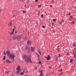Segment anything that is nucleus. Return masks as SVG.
Here are the masks:
<instances>
[{
	"mask_svg": "<svg viewBox=\"0 0 76 76\" xmlns=\"http://www.w3.org/2000/svg\"><path fill=\"white\" fill-rule=\"evenodd\" d=\"M26 51L27 53L30 54L31 53V50H30V47L29 46L26 47Z\"/></svg>",
	"mask_w": 76,
	"mask_h": 76,
	"instance_id": "nucleus-1",
	"label": "nucleus"
},
{
	"mask_svg": "<svg viewBox=\"0 0 76 76\" xmlns=\"http://www.w3.org/2000/svg\"><path fill=\"white\" fill-rule=\"evenodd\" d=\"M26 59L25 61L26 63H28V62H31L32 63V61H31V59L30 58H27Z\"/></svg>",
	"mask_w": 76,
	"mask_h": 76,
	"instance_id": "nucleus-2",
	"label": "nucleus"
},
{
	"mask_svg": "<svg viewBox=\"0 0 76 76\" xmlns=\"http://www.w3.org/2000/svg\"><path fill=\"white\" fill-rule=\"evenodd\" d=\"M10 57L11 58L14 59V58L16 57V56L14 54H10Z\"/></svg>",
	"mask_w": 76,
	"mask_h": 76,
	"instance_id": "nucleus-3",
	"label": "nucleus"
},
{
	"mask_svg": "<svg viewBox=\"0 0 76 76\" xmlns=\"http://www.w3.org/2000/svg\"><path fill=\"white\" fill-rule=\"evenodd\" d=\"M45 58L47 60H51V56L49 55H48V56Z\"/></svg>",
	"mask_w": 76,
	"mask_h": 76,
	"instance_id": "nucleus-4",
	"label": "nucleus"
},
{
	"mask_svg": "<svg viewBox=\"0 0 76 76\" xmlns=\"http://www.w3.org/2000/svg\"><path fill=\"white\" fill-rule=\"evenodd\" d=\"M23 59H24V60H25V59H26L27 58H28V56H27V55L26 54H24L23 55Z\"/></svg>",
	"mask_w": 76,
	"mask_h": 76,
	"instance_id": "nucleus-5",
	"label": "nucleus"
},
{
	"mask_svg": "<svg viewBox=\"0 0 76 76\" xmlns=\"http://www.w3.org/2000/svg\"><path fill=\"white\" fill-rule=\"evenodd\" d=\"M27 72H28V70L26 69H24L23 71V73H27Z\"/></svg>",
	"mask_w": 76,
	"mask_h": 76,
	"instance_id": "nucleus-6",
	"label": "nucleus"
},
{
	"mask_svg": "<svg viewBox=\"0 0 76 76\" xmlns=\"http://www.w3.org/2000/svg\"><path fill=\"white\" fill-rule=\"evenodd\" d=\"M31 51H34V48L31 46Z\"/></svg>",
	"mask_w": 76,
	"mask_h": 76,
	"instance_id": "nucleus-7",
	"label": "nucleus"
},
{
	"mask_svg": "<svg viewBox=\"0 0 76 76\" xmlns=\"http://www.w3.org/2000/svg\"><path fill=\"white\" fill-rule=\"evenodd\" d=\"M21 71L20 70H18V71L16 72V73L17 74H19V73Z\"/></svg>",
	"mask_w": 76,
	"mask_h": 76,
	"instance_id": "nucleus-8",
	"label": "nucleus"
},
{
	"mask_svg": "<svg viewBox=\"0 0 76 76\" xmlns=\"http://www.w3.org/2000/svg\"><path fill=\"white\" fill-rule=\"evenodd\" d=\"M27 44L28 45H31V42L30 41H28L27 42Z\"/></svg>",
	"mask_w": 76,
	"mask_h": 76,
	"instance_id": "nucleus-9",
	"label": "nucleus"
},
{
	"mask_svg": "<svg viewBox=\"0 0 76 76\" xmlns=\"http://www.w3.org/2000/svg\"><path fill=\"white\" fill-rule=\"evenodd\" d=\"M16 70H20V66L19 65L18 66V67L16 69Z\"/></svg>",
	"mask_w": 76,
	"mask_h": 76,
	"instance_id": "nucleus-10",
	"label": "nucleus"
},
{
	"mask_svg": "<svg viewBox=\"0 0 76 76\" xmlns=\"http://www.w3.org/2000/svg\"><path fill=\"white\" fill-rule=\"evenodd\" d=\"M21 39V38H20V36H18V37H17V40H19V39Z\"/></svg>",
	"mask_w": 76,
	"mask_h": 76,
	"instance_id": "nucleus-11",
	"label": "nucleus"
},
{
	"mask_svg": "<svg viewBox=\"0 0 76 76\" xmlns=\"http://www.w3.org/2000/svg\"><path fill=\"white\" fill-rule=\"evenodd\" d=\"M7 56H9V54H10V52H9V51H7Z\"/></svg>",
	"mask_w": 76,
	"mask_h": 76,
	"instance_id": "nucleus-12",
	"label": "nucleus"
},
{
	"mask_svg": "<svg viewBox=\"0 0 76 76\" xmlns=\"http://www.w3.org/2000/svg\"><path fill=\"white\" fill-rule=\"evenodd\" d=\"M41 72V74L39 76H42V70H41L40 71Z\"/></svg>",
	"mask_w": 76,
	"mask_h": 76,
	"instance_id": "nucleus-13",
	"label": "nucleus"
},
{
	"mask_svg": "<svg viewBox=\"0 0 76 76\" xmlns=\"http://www.w3.org/2000/svg\"><path fill=\"white\" fill-rule=\"evenodd\" d=\"M10 72V71H6L5 72V73H7V74H8V73H9Z\"/></svg>",
	"mask_w": 76,
	"mask_h": 76,
	"instance_id": "nucleus-14",
	"label": "nucleus"
},
{
	"mask_svg": "<svg viewBox=\"0 0 76 76\" xmlns=\"http://www.w3.org/2000/svg\"><path fill=\"white\" fill-rule=\"evenodd\" d=\"M14 34V32H13V31H12V32L11 33H10V35H13Z\"/></svg>",
	"mask_w": 76,
	"mask_h": 76,
	"instance_id": "nucleus-15",
	"label": "nucleus"
},
{
	"mask_svg": "<svg viewBox=\"0 0 76 76\" xmlns=\"http://www.w3.org/2000/svg\"><path fill=\"white\" fill-rule=\"evenodd\" d=\"M70 63H72V62H73V59H72L70 60Z\"/></svg>",
	"mask_w": 76,
	"mask_h": 76,
	"instance_id": "nucleus-16",
	"label": "nucleus"
},
{
	"mask_svg": "<svg viewBox=\"0 0 76 76\" xmlns=\"http://www.w3.org/2000/svg\"><path fill=\"white\" fill-rule=\"evenodd\" d=\"M6 61L8 63H10V62L9 60H6Z\"/></svg>",
	"mask_w": 76,
	"mask_h": 76,
	"instance_id": "nucleus-17",
	"label": "nucleus"
},
{
	"mask_svg": "<svg viewBox=\"0 0 76 76\" xmlns=\"http://www.w3.org/2000/svg\"><path fill=\"white\" fill-rule=\"evenodd\" d=\"M56 50H58V52H59V51H60V49H59V48H57L56 49Z\"/></svg>",
	"mask_w": 76,
	"mask_h": 76,
	"instance_id": "nucleus-18",
	"label": "nucleus"
},
{
	"mask_svg": "<svg viewBox=\"0 0 76 76\" xmlns=\"http://www.w3.org/2000/svg\"><path fill=\"white\" fill-rule=\"evenodd\" d=\"M12 23H10L9 24V25L10 26H12Z\"/></svg>",
	"mask_w": 76,
	"mask_h": 76,
	"instance_id": "nucleus-19",
	"label": "nucleus"
},
{
	"mask_svg": "<svg viewBox=\"0 0 76 76\" xmlns=\"http://www.w3.org/2000/svg\"><path fill=\"white\" fill-rule=\"evenodd\" d=\"M31 55H29L28 56V58H30V59H31Z\"/></svg>",
	"mask_w": 76,
	"mask_h": 76,
	"instance_id": "nucleus-20",
	"label": "nucleus"
},
{
	"mask_svg": "<svg viewBox=\"0 0 76 76\" xmlns=\"http://www.w3.org/2000/svg\"><path fill=\"white\" fill-rule=\"evenodd\" d=\"M63 71V69H61V70H59V72H61Z\"/></svg>",
	"mask_w": 76,
	"mask_h": 76,
	"instance_id": "nucleus-21",
	"label": "nucleus"
},
{
	"mask_svg": "<svg viewBox=\"0 0 76 76\" xmlns=\"http://www.w3.org/2000/svg\"><path fill=\"white\" fill-rule=\"evenodd\" d=\"M39 35H38L37 37V39H39Z\"/></svg>",
	"mask_w": 76,
	"mask_h": 76,
	"instance_id": "nucleus-22",
	"label": "nucleus"
},
{
	"mask_svg": "<svg viewBox=\"0 0 76 76\" xmlns=\"http://www.w3.org/2000/svg\"><path fill=\"white\" fill-rule=\"evenodd\" d=\"M38 53L40 54V55H41V52H40V51L38 50Z\"/></svg>",
	"mask_w": 76,
	"mask_h": 76,
	"instance_id": "nucleus-23",
	"label": "nucleus"
},
{
	"mask_svg": "<svg viewBox=\"0 0 76 76\" xmlns=\"http://www.w3.org/2000/svg\"><path fill=\"white\" fill-rule=\"evenodd\" d=\"M34 69L35 70H37V66L34 67Z\"/></svg>",
	"mask_w": 76,
	"mask_h": 76,
	"instance_id": "nucleus-24",
	"label": "nucleus"
},
{
	"mask_svg": "<svg viewBox=\"0 0 76 76\" xmlns=\"http://www.w3.org/2000/svg\"><path fill=\"white\" fill-rule=\"evenodd\" d=\"M42 7V5H38V7Z\"/></svg>",
	"mask_w": 76,
	"mask_h": 76,
	"instance_id": "nucleus-25",
	"label": "nucleus"
},
{
	"mask_svg": "<svg viewBox=\"0 0 76 76\" xmlns=\"http://www.w3.org/2000/svg\"><path fill=\"white\" fill-rule=\"evenodd\" d=\"M27 3H29V0H27V1H26Z\"/></svg>",
	"mask_w": 76,
	"mask_h": 76,
	"instance_id": "nucleus-26",
	"label": "nucleus"
},
{
	"mask_svg": "<svg viewBox=\"0 0 76 76\" xmlns=\"http://www.w3.org/2000/svg\"><path fill=\"white\" fill-rule=\"evenodd\" d=\"M16 39V37H14L13 38V40H15V39Z\"/></svg>",
	"mask_w": 76,
	"mask_h": 76,
	"instance_id": "nucleus-27",
	"label": "nucleus"
},
{
	"mask_svg": "<svg viewBox=\"0 0 76 76\" xmlns=\"http://www.w3.org/2000/svg\"><path fill=\"white\" fill-rule=\"evenodd\" d=\"M41 16L42 17V18H43V17H44V15L42 14Z\"/></svg>",
	"mask_w": 76,
	"mask_h": 76,
	"instance_id": "nucleus-28",
	"label": "nucleus"
},
{
	"mask_svg": "<svg viewBox=\"0 0 76 76\" xmlns=\"http://www.w3.org/2000/svg\"><path fill=\"white\" fill-rule=\"evenodd\" d=\"M72 23H73V24H75V22H74V21H72Z\"/></svg>",
	"mask_w": 76,
	"mask_h": 76,
	"instance_id": "nucleus-29",
	"label": "nucleus"
},
{
	"mask_svg": "<svg viewBox=\"0 0 76 76\" xmlns=\"http://www.w3.org/2000/svg\"><path fill=\"white\" fill-rule=\"evenodd\" d=\"M23 12L24 13H26V11L25 10H24L23 11Z\"/></svg>",
	"mask_w": 76,
	"mask_h": 76,
	"instance_id": "nucleus-30",
	"label": "nucleus"
},
{
	"mask_svg": "<svg viewBox=\"0 0 76 76\" xmlns=\"http://www.w3.org/2000/svg\"><path fill=\"white\" fill-rule=\"evenodd\" d=\"M3 60H6V58H5V56H4V58H3Z\"/></svg>",
	"mask_w": 76,
	"mask_h": 76,
	"instance_id": "nucleus-31",
	"label": "nucleus"
},
{
	"mask_svg": "<svg viewBox=\"0 0 76 76\" xmlns=\"http://www.w3.org/2000/svg\"><path fill=\"white\" fill-rule=\"evenodd\" d=\"M73 46H74L75 47H76V45L74 43L73 44Z\"/></svg>",
	"mask_w": 76,
	"mask_h": 76,
	"instance_id": "nucleus-32",
	"label": "nucleus"
},
{
	"mask_svg": "<svg viewBox=\"0 0 76 76\" xmlns=\"http://www.w3.org/2000/svg\"><path fill=\"white\" fill-rule=\"evenodd\" d=\"M20 75H23V72H21L20 74Z\"/></svg>",
	"mask_w": 76,
	"mask_h": 76,
	"instance_id": "nucleus-33",
	"label": "nucleus"
},
{
	"mask_svg": "<svg viewBox=\"0 0 76 76\" xmlns=\"http://www.w3.org/2000/svg\"><path fill=\"white\" fill-rule=\"evenodd\" d=\"M1 11H2V10L1 9H0V13H1Z\"/></svg>",
	"mask_w": 76,
	"mask_h": 76,
	"instance_id": "nucleus-34",
	"label": "nucleus"
},
{
	"mask_svg": "<svg viewBox=\"0 0 76 76\" xmlns=\"http://www.w3.org/2000/svg\"><path fill=\"white\" fill-rule=\"evenodd\" d=\"M52 3H54V0H52Z\"/></svg>",
	"mask_w": 76,
	"mask_h": 76,
	"instance_id": "nucleus-35",
	"label": "nucleus"
},
{
	"mask_svg": "<svg viewBox=\"0 0 76 76\" xmlns=\"http://www.w3.org/2000/svg\"><path fill=\"white\" fill-rule=\"evenodd\" d=\"M43 28H45V26L43 25Z\"/></svg>",
	"mask_w": 76,
	"mask_h": 76,
	"instance_id": "nucleus-36",
	"label": "nucleus"
},
{
	"mask_svg": "<svg viewBox=\"0 0 76 76\" xmlns=\"http://www.w3.org/2000/svg\"><path fill=\"white\" fill-rule=\"evenodd\" d=\"M59 47H60V45H58L57 47V48H59Z\"/></svg>",
	"mask_w": 76,
	"mask_h": 76,
	"instance_id": "nucleus-37",
	"label": "nucleus"
},
{
	"mask_svg": "<svg viewBox=\"0 0 76 76\" xmlns=\"http://www.w3.org/2000/svg\"><path fill=\"white\" fill-rule=\"evenodd\" d=\"M3 54H4L5 55H6V53H5V52H4V53Z\"/></svg>",
	"mask_w": 76,
	"mask_h": 76,
	"instance_id": "nucleus-38",
	"label": "nucleus"
},
{
	"mask_svg": "<svg viewBox=\"0 0 76 76\" xmlns=\"http://www.w3.org/2000/svg\"><path fill=\"white\" fill-rule=\"evenodd\" d=\"M70 15H71V13H69V14H68V15H69V16H70Z\"/></svg>",
	"mask_w": 76,
	"mask_h": 76,
	"instance_id": "nucleus-39",
	"label": "nucleus"
},
{
	"mask_svg": "<svg viewBox=\"0 0 76 76\" xmlns=\"http://www.w3.org/2000/svg\"><path fill=\"white\" fill-rule=\"evenodd\" d=\"M12 30L13 31V32H14V31H15V28H13Z\"/></svg>",
	"mask_w": 76,
	"mask_h": 76,
	"instance_id": "nucleus-40",
	"label": "nucleus"
},
{
	"mask_svg": "<svg viewBox=\"0 0 76 76\" xmlns=\"http://www.w3.org/2000/svg\"><path fill=\"white\" fill-rule=\"evenodd\" d=\"M38 1V0H36L35 1V2H37V1Z\"/></svg>",
	"mask_w": 76,
	"mask_h": 76,
	"instance_id": "nucleus-41",
	"label": "nucleus"
},
{
	"mask_svg": "<svg viewBox=\"0 0 76 76\" xmlns=\"http://www.w3.org/2000/svg\"><path fill=\"white\" fill-rule=\"evenodd\" d=\"M59 23L60 25H61V22H59Z\"/></svg>",
	"mask_w": 76,
	"mask_h": 76,
	"instance_id": "nucleus-42",
	"label": "nucleus"
},
{
	"mask_svg": "<svg viewBox=\"0 0 76 76\" xmlns=\"http://www.w3.org/2000/svg\"><path fill=\"white\" fill-rule=\"evenodd\" d=\"M39 64H41V61H39Z\"/></svg>",
	"mask_w": 76,
	"mask_h": 76,
	"instance_id": "nucleus-43",
	"label": "nucleus"
},
{
	"mask_svg": "<svg viewBox=\"0 0 76 76\" xmlns=\"http://www.w3.org/2000/svg\"><path fill=\"white\" fill-rule=\"evenodd\" d=\"M56 20V19H53V21H55Z\"/></svg>",
	"mask_w": 76,
	"mask_h": 76,
	"instance_id": "nucleus-44",
	"label": "nucleus"
},
{
	"mask_svg": "<svg viewBox=\"0 0 76 76\" xmlns=\"http://www.w3.org/2000/svg\"><path fill=\"white\" fill-rule=\"evenodd\" d=\"M59 67H61V65H59Z\"/></svg>",
	"mask_w": 76,
	"mask_h": 76,
	"instance_id": "nucleus-45",
	"label": "nucleus"
},
{
	"mask_svg": "<svg viewBox=\"0 0 76 76\" xmlns=\"http://www.w3.org/2000/svg\"><path fill=\"white\" fill-rule=\"evenodd\" d=\"M49 68H50V69H51V67H49Z\"/></svg>",
	"mask_w": 76,
	"mask_h": 76,
	"instance_id": "nucleus-46",
	"label": "nucleus"
},
{
	"mask_svg": "<svg viewBox=\"0 0 76 76\" xmlns=\"http://www.w3.org/2000/svg\"><path fill=\"white\" fill-rule=\"evenodd\" d=\"M52 7V5H51L50 6V7Z\"/></svg>",
	"mask_w": 76,
	"mask_h": 76,
	"instance_id": "nucleus-47",
	"label": "nucleus"
},
{
	"mask_svg": "<svg viewBox=\"0 0 76 76\" xmlns=\"http://www.w3.org/2000/svg\"><path fill=\"white\" fill-rule=\"evenodd\" d=\"M61 56V55H59V56H58V57H60V56Z\"/></svg>",
	"mask_w": 76,
	"mask_h": 76,
	"instance_id": "nucleus-48",
	"label": "nucleus"
},
{
	"mask_svg": "<svg viewBox=\"0 0 76 76\" xmlns=\"http://www.w3.org/2000/svg\"><path fill=\"white\" fill-rule=\"evenodd\" d=\"M75 20H76V19H75L74 20H73V21H75Z\"/></svg>",
	"mask_w": 76,
	"mask_h": 76,
	"instance_id": "nucleus-49",
	"label": "nucleus"
},
{
	"mask_svg": "<svg viewBox=\"0 0 76 76\" xmlns=\"http://www.w3.org/2000/svg\"><path fill=\"white\" fill-rule=\"evenodd\" d=\"M53 73H54V72H53L52 73V75H53Z\"/></svg>",
	"mask_w": 76,
	"mask_h": 76,
	"instance_id": "nucleus-50",
	"label": "nucleus"
},
{
	"mask_svg": "<svg viewBox=\"0 0 76 76\" xmlns=\"http://www.w3.org/2000/svg\"><path fill=\"white\" fill-rule=\"evenodd\" d=\"M64 21V20H62V22H63Z\"/></svg>",
	"mask_w": 76,
	"mask_h": 76,
	"instance_id": "nucleus-51",
	"label": "nucleus"
},
{
	"mask_svg": "<svg viewBox=\"0 0 76 76\" xmlns=\"http://www.w3.org/2000/svg\"><path fill=\"white\" fill-rule=\"evenodd\" d=\"M54 25V23H52V25Z\"/></svg>",
	"mask_w": 76,
	"mask_h": 76,
	"instance_id": "nucleus-52",
	"label": "nucleus"
},
{
	"mask_svg": "<svg viewBox=\"0 0 76 76\" xmlns=\"http://www.w3.org/2000/svg\"><path fill=\"white\" fill-rule=\"evenodd\" d=\"M63 74V72L61 73L60 74V75H62Z\"/></svg>",
	"mask_w": 76,
	"mask_h": 76,
	"instance_id": "nucleus-53",
	"label": "nucleus"
},
{
	"mask_svg": "<svg viewBox=\"0 0 76 76\" xmlns=\"http://www.w3.org/2000/svg\"><path fill=\"white\" fill-rule=\"evenodd\" d=\"M75 9H76V7H75V8H74Z\"/></svg>",
	"mask_w": 76,
	"mask_h": 76,
	"instance_id": "nucleus-54",
	"label": "nucleus"
},
{
	"mask_svg": "<svg viewBox=\"0 0 76 76\" xmlns=\"http://www.w3.org/2000/svg\"><path fill=\"white\" fill-rule=\"evenodd\" d=\"M69 20H71V19H69Z\"/></svg>",
	"mask_w": 76,
	"mask_h": 76,
	"instance_id": "nucleus-55",
	"label": "nucleus"
},
{
	"mask_svg": "<svg viewBox=\"0 0 76 76\" xmlns=\"http://www.w3.org/2000/svg\"><path fill=\"white\" fill-rule=\"evenodd\" d=\"M26 5H25V7H26Z\"/></svg>",
	"mask_w": 76,
	"mask_h": 76,
	"instance_id": "nucleus-56",
	"label": "nucleus"
},
{
	"mask_svg": "<svg viewBox=\"0 0 76 76\" xmlns=\"http://www.w3.org/2000/svg\"><path fill=\"white\" fill-rule=\"evenodd\" d=\"M15 33H17V32L16 31V32H15Z\"/></svg>",
	"mask_w": 76,
	"mask_h": 76,
	"instance_id": "nucleus-57",
	"label": "nucleus"
},
{
	"mask_svg": "<svg viewBox=\"0 0 76 76\" xmlns=\"http://www.w3.org/2000/svg\"><path fill=\"white\" fill-rule=\"evenodd\" d=\"M51 72H52V71H51V72H51V73H50L51 74Z\"/></svg>",
	"mask_w": 76,
	"mask_h": 76,
	"instance_id": "nucleus-58",
	"label": "nucleus"
},
{
	"mask_svg": "<svg viewBox=\"0 0 76 76\" xmlns=\"http://www.w3.org/2000/svg\"><path fill=\"white\" fill-rule=\"evenodd\" d=\"M47 75H48V74H47V75L46 76H47Z\"/></svg>",
	"mask_w": 76,
	"mask_h": 76,
	"instance_id": "nucleus-59",
	"label": "nucleus"
},
{
	"mask_svg": "<svg viewBox=\"0 0 76 76\" xmlns=\"http://www.w3.org/2000/svg\"><path fill=\"white\" fill-rule=\"evenodd\" d=\"M67 55H68V54H69L67 53Z\"/></svg>",
	"mask_w": 76,
	"mask_h": 76,
	"instance_id": "nucleus-60",
	"label": "nucleus"
},
{
	"mask_svg": "<svg viewBox=\"0 0 76 76\" xmlns=\"http://www.w3.org/2000/svg\"><path fill=\"white\" fill-rule=\"evenodd\" d=\"M72 16H71V18H72Z\"/></svg>",
	"mask_w": 76,
	"mask_h": 76,
	"instance_id": "nucleus-61",
	"label": "nucleus"
},
{
	"mask_svg": "<svg viewBox=\"0 0 76 76\" xmlns=\"http://www.w3.org/2000/svg\"><path fill=\"white\" fill-rule=\"evenodd\" d=\"M38 57H39V55H38Z\"/></svg>",
	"mask_w": 76,
	"mask_h": 76,
	"instance_id": "nucleus-62",
	"label": "nucleus"
},
{
	"mask_svg": "<svg viewBox=\"0 0 76 76\" xmlns=\"http://www.w3.org/2000/svg\"><path fill=\"white\" fill-rule=\"evenodd\" d=\"M23 1V0H22V1Z\"/></svg>",
	"mask_w": 76,
	"mask_h": 76,
	"instance_id": "nucleus-63",
	"label": "nucleus"
},
{
	"mask_svg": "<svg viewBox=\"0 0 76 76\" xmlns=\"http://www.w3.org/2000/svg\"><path fill=\"white\" fill-rule=\"evenodd\" d=\"M74 57H75V58L76 57V56H74Z\"/></svg>",
	"mask_w": 76,
	"mask_h": 76,
	"instance_id": "nucleus-64",
	"label": "nucleus"
}]
</instances>
